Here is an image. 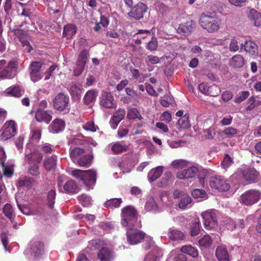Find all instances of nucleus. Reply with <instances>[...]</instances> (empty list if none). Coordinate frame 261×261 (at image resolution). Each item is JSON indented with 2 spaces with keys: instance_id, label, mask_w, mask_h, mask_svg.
Masks as SVG:
<instances>
[{
  "instance_id": "nucleus-17",
  "label": "nucleus",
  "mask_w": 261,
  "mask_h": 261,
  "mask_svg": "<svg viewBox=\"0 0 261 261\" xmlns=\"http://www.w3.org/2000/svg\"><path fill=\"white\" fill-rule=\"evenodd\" d=\"M198 172V168L195 166H192L181 171L178 172L176 174L177 178L180 179H187L194 178Z\"/></svg>"
},
{
  "instance_id": "nucleus-13",
  "label": "nucleus",
  "mask_w": 261,
  "mask_h": 261,
  "mask_svg": "<svg viewBox=\"0 0 261 261\" xmlns=\"http://www.w3.org/2000/svg\"><path fill=\"white\" fill-rule=\"evenodd\" d=\"M201 216L206 228L211 229L216 226L217 219L213 212H203Z\"/></svg>"
},
{
  "instance_id": "nucleus-7",
  "label": "nucleus",
  "mask_w": 261,
  "mask_h": 261,
  "mask_svg": "<svg viewBox=\"0 0 261 261\" xmlns=\"http://www.w3.org/2000/svg\"><path fill=\"white\" fill-rule=\"evenodd\" d=\"M130 229L127 230L126 236L127 242L131 245L137 244L141 242L145 237V233L137 229Z\"/></svg>"
},
{
  "instance_id": "nucleus-11",
  "label": "nucleus",
  "mask_w": 261,
  "mask_h": 261,
  "mask_svg": "<svg viewBox=\"0 0 261 261\" xmlns=\"http://www.w3.org/2000/svg\"><path fill=\"white\" fill-rule=\"evenodd\" d=\"M88 51L85 49L80 53L74 69L75 76L80 75L83 72L88 59Z\"/></svg>"
},
{
  "instance_id": "nucleus-24",
  "label": "nucleus",
  "mask_w": 261,
  "mask_h": 261,
  "mask_svg": "<svg viewBox=\"0 0 261 261\" xmlns=\"http://www.w3.org/2000/svg\"><path fill=\"white\" fill-rule=\"evenodd\" d=\"M44 244L41 242H34L31 247V254L33 255L35 257H38L41 255L43 250Z\"/></svg>"
},
{
  "instance_id": "nucleus-49",
  "label": "nucleus",
  "mask_w": 261,
  "mask_h": 261,
  "mask_svg": "<svg viewBox=\"0 0 261 261\" xmlns=\"http://www.w3.org/2000/svg\"><path fill=\"white\" fill-rule=\"evenodd\" d=\"M127 146L122 145L120 143H115L112 147V150L115 154H118L127 150Z\"/></svg>"
},
{
  "instance_id": "nucleus-39",
  "label": "nucleus",
  "mask_w": 261,
  "mask_h": 261,
  "mask_svg": "<svg viewBox=\"0 0 261 261\" xmlns=\"http://www.w3.org/2000/svg\"><path fill=\"white\" fill-rule=\"evenodd\" d=\"M13 208L10 204L7 203L3 208L5 215L8 218L12 223L14 222V217L13 214Z\"/></svg>"
},
{
  "instance_id": "nucleus-62",
  "label": "nucleus",
  "mask_w": 261,
  "mask_h": 261,
  "mask_svg": "<svg viewBox=\"0 0 261 261\" xmlns=\"http://www.w3.org/2000/svg\"><path fill=\"white\" fill-rule=\"evenodd\" d=\"M233 95L230 91H224L222 94V98L225 101H227L232 98Z\"/></svg>"
},
{
  "instance_id": "nucleus-14",
  "label": "nucleus",
  "mask_w": 261,
  "mask_h": 261,
  "mask_svg": "<svg viewBox=\"0 0 261 261\" xmlns=\"http://www.w3.org/2000/svg\"><path fill=\"white\" fill-rule=\"evenodd\" d=\"M100 105L107 109H113L117 107L116 103L114 102V99L113 95L108 92H105L102 94L101 100Z\"/></svg>"
},
{
  "instance_id": "nucleus-3",
  "label": "nucleus",
  "mask_w": 261,
  "mask_h": 261,
  "mask_svg": "<svg viewBox=\"0 0 261 261\" xmlns=\"http://www.w3.org/2000/svg\"><path fill=\"white\" fill-rule=\"evenodd\" d=\"M69 101V96L60 92L53 99V107L60 112L68 113L70 111Z\"/></svg>"
},
{
  "instance_id": "nucleus-61",
  "label": "nucleus",
  "mask_w": 261,
  "mask_h": 261,
  "mask_svg": "<svg viewBox=\"0 0 261 261\" xmlns=\"http://www.w3.org/2000/svg\"><path fill=\"white\" fill-rule=\"evenodd\" d=\"M224 133L229 137H232L237 133V130L233 127H229L226 128L224 130Z\"/></svg>"
},
{
  "instance_id": "nucleus-9",
  "label": "nucleus",
  "mask_w": 261,
  "mask_h": 261,
  "mask_svg": "<svg viewBox=\"0 0 261 261\" xmlns=\"http://www.w3.org/2000/svg\"><path fill=\"white\" fill-rule=\"evenodd\" d=\"M3 132L0 135L1 140H7L13 137L16 133V123L13 120L5 123L3 127Z\"/></svg>"
},
{
  "instance_id": "nucleus-10",
  "label": "nucleus",
  "mask_w": 261,
  "mask_h": 261,
  "mask_svg": "<svg viewBox=\"0 0 261 261\" xmlns=\"http://www.w3.org/2000/svg\"><path fill=\"white\" fill-rule=\"evenodd\" d=\"M147 6L142 2L138 3L136 6L132 7L130 12L128 13L129 17L135 20L142 18L144 14L147 12Z\"/></svg>"
},
{
  "instance_id": "nucleus-16",
  "label": "nucleus",
  "mask_w": 261,
  "mask_h": 261,
  "mask_svg": "<svg viewBox=\"0 0 261 261\" xmlns=\"http://www.w3.org/2000/svg\"><path fill=\"white\" fill-rule=\"evenodd\" d=\"M16 64L14 61L9 62L0 72V78H12L15 75Z\"/></svg>"
},
{
  "instance_id": "nucleus-48",
  "label": "nucleus",
  "mask_w": 261,
  "mask_h": 261,
  "mask_svg": "<svg viewBox=\"0 0 261 261\" xmlns=\"http://www.w3.org/2000/svg\"><path fill=\"white\" fill-rule=\"evenodd\" d=\"M220 88L216 85H213L208 87L207 95L211 96H217L220 93Z\"/></svg>"
},
{
  "instance_id": "nucleus-18",
  "label": "nucleus",
  "mask_w": 261,
  "mask_h": 261,
  "mask_svg": "<svg viewBox=\"0 0 261 261\" xmlns=\"http://www.w3.org/2000/svg\"><path fill=\"white\" fill-rule=\"evenodd\" d=\"M125 112L122 109H119L114 114L110 120L111 126L112 128L116 129L119 122L124 119Z\"/></svg>"
},
{
  "instance_id": "nucleus-31",
  "label": "nucleus",
  "mask_w": 261,
  "mask_h": 261,
  "mask_svg": "<svg viewBox=\"0 0 261 261\" xmlns=\"http://www.w3.org/2000/svg\"><path fill=\"white\" fill-rule=\"evenodd\" d=\"M97 96V92L96 91L94 90H89L87 92L84 98L85 104L88 105L94 102L96 100Z\"/></svg>"
},
{
  "instance_id": "nucleus-28",
  "label": "nucleus",
  "mask_w": 261,
  "mask_h": 261,
  "mask_svg": "<svg viewBox=\"0 0 261 261\" xmlns=\"http://www.w3.org/2000/svg\"><path fill=\"white\" fill-rule=\"evenodd\" d=\"M99 261H110L112 258V252L107 248H102L97 255Z\"/></svg>"
},
{
  "instance_id": "nucleus-53",
  "label": "nucleus",
  "mask_w": 261,
  "mask_h": 261,
  "mask_svg": "<svg viewBox=\"0 0 261 261\" xmlns=\"http://www.w3.org/2000/svg\"><path fill=\"white\" fill-rule=\"evenodd\" d=\"M249 95L248 91H244L235 99V102L239 103L245 100Z\"/></svg>"
},
{
  "instance_id": "nucleus-37",
  "label": "nucleus",
  "mask_w": 261,
  "mask_h": 261,
  "mask_svg": "<svg viewBox=\"0 0 261 261\" xmlns=\"http://www.w3.org/2000/svg\"><path fill=\"white\" fill-rule=\"evenodd\" d=\"M244 64V59L240 55H235L231 58L230 64L234 68H240L243 66Z\"/></svg>"
},
{
  "instance_id": "nucleus-5",
  "label": "nucleus",
  "mask_w": 261,
  "mask_h": 261,
  "mask_svg": "<svg viewBox=\"0 0 261 261\" xmlns=\"http://www.w3.org/2000/svg\"><path fill=\"white\" fill-rule=\"evenodd\" d=\"M209 182L212 188L217 189L221 192L227 191L230 188L228 181L221 175L212 176Z\"/></svg>"
},
{
  "instance_id": "nucleus-26",
  "label": "nucleus",
  "mask_w": 261,
  "mask_h": 261,
  "mask_svg": "<svg viewBox=\"0 0 261 261\" xmlns=\"http://www.w3.org/2000/svg\"><path fill=\"white\" fill-rule=\"evenodd\" d=\"M163 166H158L151 169L148 173L149 181L151 182L159 178L163 173Z\"/></svg>"
},
{
  "instance_id": "nucleus-42",
  "label": "nucleus",
  "mask_w": 261,
  "mask_h": 261,
  "mask_svg": "<svg viewBox=\"0 0 261 261\" xmlns=\"http://www.w3.org/2000/svg\"><path fill=\"white\" fill-rule=\"evenodd\" d=\"M23 92L24 91L19 86H15L11 90L7 92V95L18 97L21 96Z\"/></svg>"
},
{
  "instance_id": "nucleus-4",
  "label": "nucleus",
  "mask_w": 261,
  "mask_h": 261,
  "mask_svg": "<svg viewBox=\"0 0 261 261\" xmlns=\"http://www.w3.org/2000/svg\"><path fill=\"white\" fill-rule=\"evenodd\" d=\"M199 23L208 32H213L219 29V23L217 19L213 15L205 13L201 15L199 19Z\"/></svg>"
},
{
  "instance_id": "nucleus-40",
  "label": "nucleus",
  "mask_w": 261,
  "mask_h": 261,
  "mask_svg": "<svg viewBox=\"0 0 261 261\" xmlns=\"http://www.w3.org/2000/svg\"><path fill=\"white\" fill-rule=\"evenodd\" d=\"M189 117V114L186 113L178 120V124L180 127L182 128L183 129H188L190 127V124L188 120Z\"/></svg>"
},
{
  "instance_id": "nucleus-15",
  "label": "nucleus",
  "mask_w": 261,
  "mask_h": 261,
  "mask_svg": "<svg viewBox=\"0 0 261 261\" xmlns=\"http://www.w3.org/2000/svg\"><path fill=\"white\" fill-rule=\"evenodd\" d=\"M194 28V22L190 20L180 24L177 29V32L181 35L189 36L191 35Z\"/></svg>"
},
{
  "instance_id": "nucleus-38",
  "label": "nucleus",
  "mask_w": 261,
  "mask_h": 261,
  "mask_svg": "<svg viewBox=\"0 0 261 261\" xmlns=\"http://www.w3.org/2000/svg\"><path fill=\"white\" fill-rule=\"evenodd\" d=\"M56 196V193L55 190H51L47 193V205L48 206L52 209L54 207L55 204V200Z\"/></svg>"
},
{
  "instance_id": "nucleus-33",
  "label": "nucleus",
  "mask_w": 261,
  "mask_h": 261,
  "mask_svg": "<svg viewBox=\"0 0 261 261\" xmlns=\"http://www.w3.org/2000/svg\"><path fill=\"white\" fill-rule=\"evenodd\" d=\"M93 156L89 154H85L77 160V164L82 167H88L92 160Z\"/></svg>"
},
{
  "instance_id": "nucleus-29",
  "label": "nucleus",
  "mask_w": 261,
  "mask_h": 261,
  "mask_svg": "<svg viewBox=\"0 0 261 261\" xmlns=\"http://www.w3.org/2000/svg\"><path fill=\"white\" fill-rule=\"evenodd\" d=\"M180 251L185 254H187L194 258L198 256V250L192 245H185L180 248Z\"/></svg>"
},
{
  "instance_id": "nucleus-23",
  "label": "nucleus",
  "mask_w": 261,
  "mask_h": 261,
  "mask_svg": "<svg viewBox=\"0 0 261 261\" xmlns=\"http://www.w3.org/2000/svg\"><path fill=\"white\" fill-rule=\"evenodd\" d=\"M65 123L61 119H56L50 125V131L54 133H58L64 129Z\"/></svg>"
},
{
  "instance_id": "nucleus-57",
  "label": "nucleus",
  "mask_w": 261,
  "mask_h": 261,
  "mask_svg": "<svg viewBox=\"0 0 261 261\" xmlns=\"http://www.w3.org/2000/svg\"><path fill=\"white\" fill-rule=\"evenodd\" d=\"M214 129V128L211 127L203 131L204 133L205 134V136L206 137L207 139H212L213 138L214 135H215Z\"/></svg>"
},
{
  "instance_id": "nucleus-8",
  "label": "nucleus",
  "mask_w": 261,
  "mask_h": 261,
  "mask_svg": "<svg viewBox=\"0 0 261 261\" xmlns=\"http://www.w3.org/2000/svg\"><path fill=\"white\" fill-rule=\"evenodd\" d=\"M174 199H180L178 205L180 209H186L192 202V199L185 192L178 189L174 190L173 192Z\"/></svg>"
},
{
  "instance_id": "nucleus-6",
  "label": "nucleus",
  "mask_w": 261,
  "mask_h": 261,
  "mask_svg": "<svg viewBox=\"0 0 261 261\" xmlns=\"http://www.w3.org/2000/svg\"><path fill=\"white\" fill-rule=\"evenodd\" d=\"M261 197V193L256 190H249L241 197L242 203L250 205L257 202Z\"/></svg>"
},
{
  "instance_id": "nucleus-12",
  "label": "nucleus",
  "mask_w": 261,
  "mask_h": 261,
  "mask_svg": "<svg viewBox=\"0 0 261 261\" xmlns=\"http://www.w3.org/2000/svg\"><path fill=\"white\" fill-rule=\"evenodd\" d=\"M42 64L39 62H33L30 66V72L31 80L36 82L42 78Z\"/></svg>"
},
{
  "instance_id": "nucleus-35",
  "label": "nucleus",
  "mask_w": 261,
  "mask_h": 261,
  "mask_svg": "<svg viewBox=\"0 0 261 261\" xmlns=\"http://www.w3.org/2000/svg\"><path fill=\"white\" fill-rule=\"evenodd\" d=\"M44 166L46 170H50L56 166V156H51L47 158L44 162Z\"/></svg>"
},
{
  "instance_id": "nucleus-22",
  "label": "nucleus",
  "mask_w": 261,
  "mask_h": 261,
  "mask_svg": "<svg viewBox=\"0 0 261 261\" xmlns=\"http://www.w3.org/2000/svg\"><path fill=\"white\" fill-rule=\"evenodd\" d=\"M215 255L219 261H229V254L227 249L223 246L218 247L216 250Z\"/></svg>"
},
{
  "instance_id": "nucleus-19",
  "label": "nucleus",
  "mask_w": 261,
  "mask_h": 261,
  "mask_svg": "<svg viewBox=\"0 0 261 261\" xmlns=\"http://www.w3.org/2000/svg\"><path fill=\"white\" fill-rule=\"evenodd\" d=\"M244 178L248 183L255 182L257 181L258 172L254 169H248L242 172Z\"/></svg>"
},
{
  "instance_id": "nucleus-52",
  "label": "nucleus",
  "mask_w": 261,
  "mask_h": 261,
  "mask_svg": "<svg viewBox=\"0 0 261 261\" xmlns=\"http://www.w3.org/2000/svg\"><path fill=\"white\" fill-rule=\"evenodd\" d=\"M232 163V160L228 154H226L221 163L224 169H227Z\"/></svg>"
},
{
  "instance_id": "nucleus-63",
  "label": "nucleus",
  "mask_w": 261,
  "mask_h": 261,
  "mask_svg": "<svg viewBox=\"0 0 261 261\" xmlns=\"http://www.w3.org/2000/svg\"><path fill=\"white\" fill-rule=\"evenodd\" d=\"M161 120L169 122L171 119V115L168 112H165L161 115Z\"/></svg>"
},
{
  "instance_id": "nucleus-2",
  "label": "nucleus",
  "mask_w": 261,
  "mask_h": 261,
  "mask_svg": "<svg viewBox=\"0 0 261 261\" xmlns=\"http://www.w3.org/2000/svg\"><path fill=\"white\" fill-rule=\"evenodd\" d=\"M121 217V224L123 226L133 227L137 220L138 214L133 206L128 205L122 210Z\"/></svg>"
},
{
  "instance_id": "nucleus-44",
  "label": "nucleus",
  "mask_w": 261,
  "mask_h": 261,
  "mask_svg": "<svg viewBox=\"0 0 261 261\" xmlns=\"http://www.w3.org/2000/svg\"><path fill=\"white\" fill-rule=\"evenodd\" d=\"M127 117L129 119L139 118L140 120H141L142 118L140 114V113L136 108L129 109L128 111Z\"/></svg>"
},
{
  "instance_id": "nucleus-20",
  "label": "nucleus",
  "mask_w": 261,
  "mask_h": 261,
  "mask_svg": "<svg viewBox=\"0 0 261 261\" xmlns=\"http://www.w3.org/2000/svg\"><path fill=\"white\" fill-rule=\"evenodd\" d=\"M241 49L244 48V50L246 53H248L250 56H256L258 54V47L255 42L251 41H246L245 44L242 43L240 45Z\"/></svg>"
},
{
  "instance_id": "nucleus-27",
  "label": "nucleus",
  "mask_w": 261,
  "mask_h": 261,
  "mask_svg": "<svg viewBox=\"0 0 261 261\" xmlns=\"http://www.w3.org/2000/svg\"><path fill=\"white\" fill-rule=\"evenodd\" d=\"M27 23L25 21H24L20 25L16 26L15 28L12 31L14 32V35L16 36L19 40L26 38L28 36V31L21 29L23 24Z\"/></svg>"
},
{
  "instance_id": "nucleus-41",
  "label": "nucleus",
  "mask_w": 261,
  "mask_h": 261,
  "mask_svg": "<svg viewBox=\"0 0 261 261\" xmlns=\"http://www.w3.org/2000/svg\"><path fill=\"white\" fill-rule=\"evenodd\" d=\"M198 242L200 247L207 248L211 246L212 243V239L209 235H206L200 239Z\"/></svg>"
},
{
  "instance_id": "nucleus-58",
  "label": "nucleus",
  "mask_w": 261,
  "mask_h": 261,
  "mask_svg": "<svg viewBox=\"0 0 261 261\" xmlns=\"http://www.w3.org/2000/svg\"><path fill=\"white\" fill-rule=\"evenodd\" d=\"M198 175V178L199 179V183L201 185L203 186L204 184V179L206 176V172L204 171H199L197 173Z\"/></svg>"
},
{
  "instance_id": "nucleus-46",
  "label": "nucleus",
  "mask_w": 261,
  "mask_h": 261,
  "mask_svg": "<svg viewBox=\"0 0 261 261\" xmlns=\"http://www.w3.org/2000/svg\"><path fill=\"white\" fill-rule=\"evenodd\" d=\"M171 165L174 168L179 169L187 167L188 162L184 160H176L172 162Z\"/></svg>"
},
{
  "instance_id": "nucleus-45",
  "label": "nucleus",
  "mask_w": 261,
  "mask_h": 261,
  "mask_svg": "<svg viewBox=\"0 0 261 261\" xmlns=\"http://www.w3.org/2000/svg\"><path fill=\"white\" fill-rule=\"evenodd\" d=\"M42 156L41 155L38 160V163L30 166V168H29V172L31 175L33 176H37L40 174L38 163H40V161L42 160Z\"/></svg>"
},
{
  "instance_id": "nucleus-50",
  "label": "nucleus",
  "mask_w": 261,
  "mask_h": 261,
  "mask_svg": "<svg viewBox=\"0 0 261 261\" xmlns=\"http://www.w3.org/2000/svg\"><path fill=\"white\" fill-rule=\"evenodd\" d=\"M1 164L3 170V173L7 177H10L13 173V170L12 167L6 166L5 165V161L4 159H2Z\"/></svg>"
},
{
  "instance_id": "nucleus-21",
  "label": "nucleus",
  "mask_w": 261,
  "mask_h": 261,
  "mask_svg": "<svg viewBox=\"0 0 261 261\" xmlns=\"http://www.w3.org/2000/svg\"><path fill=\"white\" fill-rule=\"evenodd\" d=\"M35 118L39 122L44 121L46 123H49L52 119L51 112L38 109L36 113Z\"/></svg>"
},
{
  "instance_id": "nucleus-43",
  "label": "nucleus",
  "mask_w": 261,
  "mask_h": 261,
  "mask_svg": "<svg viewBox=\"0 0 261 261\" xmlns=\"http://www.w3.org/2000/svg\"><path fill=\"white\" fill-rule=\"evenodd\" d=\"M122 201L121 198H112L107 200L105 203V205L107 207H118L122 203Z\"/></svg>"
},
{
  "instance_id": "nucleus-59",
  "label": "nucleus",
  "mask_w": 261,
  "mask_h": 261,
  "mask_svg": "<svg viewBox=\"0 0 261 261\" xmlns=\"http://www.w3.org/2000/svg\"><path fill=\"white\" fill-rule=\"evenodd\" d=\"M25 39L26 38H23L19 40L21 42L23 47H26L25 50H26L28 53H30L33 49V48L30 45L29 42Z\"/></svg>"
},
{
  "instance_id": "nucleus-54",
  "label": "nucleus",
  "mask_w": 261,
  "mask_h": 261,
  "mask_svg": "<svg viewBox=\"0 0 261 261\" xmlns=\"http://www.w3.org/2000/svg\"><path fill=\"white\" fill-rule=\"evenodd\" d=\"M158 47V42L155 38L152 37L151 40L148 43L147 49L150 51H153L156 49Z\"/></svg>"
},
{
  "instance_id": "nucleus-60",
  "label": "nucleus",
  "mask_w": 261,
  "mask_h": 261,
  "mask_svg": "<svg viewBox=\"0 0 261 261\" xmlns=\"http://www.w3.org/2000/svg\"><path fill=\"white\" fill-rule=\"evenodd\" d=\"M84 128L87 130L95 132L97 128V126H95L93 122H89L86 124Z\"/></svg>"
},
{
  "instance_id": "nucleus-47",
  "label": "nucleus",
  "mask_w": 261,
  "mask_h": 261,
  "mask_svg": "<svg viewBox=\"0 0 261 261\" xmlns=\"http://www.w3.org/2000/svg\"><path fill=\"white\" fill-rule=\"evenodd\" d=\"M191 235L192 237L198 235L200 232L199 222L192 223L190 227Z\"/></svg>"
},
{
  "instance_id": "nucleus-1",
  "label": "nucleus",
  "mask_w": 261,
  "mask_h": 261,
  "mask_svg": "<svg viewBox=\"0 0 261 261\" xmlns=\"http://www.w3.org/2000/svg\"><path fill=\"white\" fill-rule=\"evenodd\" d=\"M71 174L76 178H79L85 185L89 187L94 185L96 180V173L93 170H74L72 171Z\"/></svg>"
},
{
  "instance_id": "nucleus-32",
  "label": "nucleus",
  "mask_w": 261,
  "mask_h": 261,
  "mask_svg": "<svg viewBox=\"0 0 261 261\" xmlns=\"http://www.w3.org/2000/svg\"><path fill=\"white\" fill-rule=\"evenodd\" d=\"M168 234L170 239L174 241L183 240L185 239L184 233L181 231L177 229H170Z\"/></svg>"
},
{
  "instance_id": "nucleus-34",
  "label": "nucleus",
  "mask_w": 261,
  "mask_h": 261,
  "mask_svg": "<svg viewBox=\"0 0 261 261\" xmlns=\"http://www.w3.org/2000/svg\"><path fill=\"white\" fill-rule=\"evenodd\" d=\"M76 32V28L72 24H68L64 28L63 35L67 39H70Z\"/></svg>"
},
{
  "instance_id": "nucleus-55",
  "label": "nucleus",
  "mask_w": 261,
  "mask_h": 261,
  "mask_svg": "<svg viewBox=\"0 0 261 261\" xmlns=\"http://www.w3.org/2000/svg\"><path fill=\"white\" fill-rule=\"evenodd\" d=\"M229 50L231 51H237L239 49V46L237 40L235 38H233L231 40L229 44Z\"/></svg>"
},
{
  "instance_id": "nucleus-36",
  "label": "nucleus",
  "mask_w": 261,
  "mask_h": 261,
  "mask_svg": "<svg viewBox=\"0 0 261 261\" xmlns=\"http://www.w3.org/2000/svg\"><path fill=\"white\" fill-rule=\"evenodd\" d=\"M64 189L68 193H76L78 191V188L72 179H70L66 182L64 185Z\"/></svg>"
},
{
  "instance_id": "nucleus-64",
  "label": "nucleus",
  "mask_w": 261,
  "mask_h": 261,
  "mask_svg": "<svg viewBox=\"0 0 261 261\" xmlns=\"http://www.w3.org/2000/svg\"><path fill=\"white\" fill-rule=\"evenodd\" d=\"M198 89L200 92H201L202 93L207 95L208 90V87L204 84V83H201L198 86Z\"/></svg>"
},
{
  "instance_id": "nucleus-25",
  "label": "nucleus",
  "mask_w": 261,
  "mask_h": 261,
  "mask_svg": "<svg viewBox=\"0 0 261 261\" xmlns=\"http://www.w3.org/2000/svg\"><path fill=\"white\" fill-rule=\"evenodd\" d=\"M248 18L255 26L259 27L261 25V13L258 12L254 9L250 10Z\"/></svg>"
},
{
  "instance_id": "nucleus-51",
  "label": "nucleus",
  "mask_w": 261,
  "mask_h": 261,
  "mask_svg": "<svg viewBox=\"0 0 261 261\" xmlns=\"http://www.w3.org/2000/svg\"><path fill=\"white\" fill-rule=\"evenodd\" d=\"M192 194L194 198H205L207 195L204 190L199 189H194L192 191Z\"/></svg>"
},
{
  "instance_id": "nucleus-56",
  "label": "nucleus",
  "mask_w": 261,
  "mask_h": 261,
  "mask_svg": "<svg viewBox=\"0 0 261 261\" xmlns=\"http://www.w3.org/2000/svg\"><path fill=\"white\" fill-rule=\"evenodd\" d=\"M145 243L144 244V248L146 250H148L151 248L154 245V242L149 237H145Z\"/></svg>"
},
{
  "instance_id": "nucleus-30",
  "label": "nucleus",
  "mask_w": 261,
  "mask_h": 261,
  "mask_svg": "<svg viewBox=\"0 0 261 261\" xmlns=\"http://www.w3.org/2000/svg\"><path fill=\"white\" fill-rule=\"evenodd\" d=\"M84 154H85V150L80 147H75L70 150V156L74 162Z\"/></svg>"
}]
</instances>
